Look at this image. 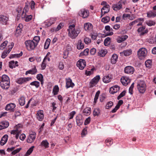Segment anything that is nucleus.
<instances>
[{
    "instance_id": "1",
    "label": "nucleus",
    "mask_w": 156,
    "mask_h": 156,
    "mask_svg": "<svg viewBox=\"0 0 156 156\" xmlns=\"http://www.w3.org/2000/svg\"><path fill=\"white\" fill-rule=\"evenodd\" d=\"M68 30L69 36L73 39L75 38L80 31L79 28H75V25L74 24L70 25Z\"/></svg>"
},
{
    "instance_id": "2",
    "label": "nucleus",
    "mask_w": 156,
    "mask_h": 156,
    "mask_svg": "<svg viewBox=\"0 0 156 156\" xmlns=\"http://www.w3.org/2000/svg\"><path fill=\"white\" fill-rule=\"evenodd\" d=\"M137 87L139 92L144 93L145 91L146 88V85L143 80L138 81L137 82Z\"/></svg>"
},
{
    "instance_id": "3",
    "label": "nucleus",
    "mask_w": 156,
    "mask_h": 156,
    "mask_svg": "<svg viewBox=\"0 0 156 156\" xmlns=\"http://www.w3.org/2000/svg\"><path fill=\"white\" fill-rule=\"evenodd\" d=\"M22 126L21 124H19L16 126L14 128V129L12 130L11 132V134H16V139H18L19 136V134L22 131Z\"/></svg>"
},
{
    "instance_id": "4",
    "label": "nucleus",
    "mask_w": 156,
    "mask_h": 156,
    "mask_svg": "<svg viewBox=\"0 0 156 156\" xmlns=\"http://www.w3.org/2000/svg\"><path fill=\"white\" fill-rule=\"evenodd\" d=\"M25 44L29 51L34 49L37 45V43H35L33 41L30 40L26 41Z\"/></svg>"
},
{
    "instance_id": "5",
    "label": "nucleus",
    "mask_w": 156,
    "mask_h": 156,
    "mask_svg": "<svg viewBox=\"0 0 156 156\" xmlns=\"http://www.w3.org/2000/svg\"><path fill=\"white\" fill-rule=\"evenodd\" d=\"M147 51L145 48H141L139 49L137 51L138 56L140 59L145 58L147 56Z\"/></svg>"
},
{
    "instance_id": "6",
    "label": "nucleus",
    "mask_w": 156,
    "mask_h": 156,
    "mask_svg": "<svg viewBox=\"0 0 156 156\" xmlns=\"http://www.w3.org/2000/svg\"><path fill=\"white\" fill-rule=\"evenodd\" d=\"M76 65L80 69H83L86 66L85 60L83 59H80L77 62Z\"/></svg>"
},
{
    "instance_id": "7",
    "label": "nucleus",
    "mask_w": 156,
    "mask_h": 156,
    "mask_svg": "<svg viewBox=\"0 0 156 156\" xmlns=\"http://www.w3.org/2000/svg\"><path fill=\"white\" fill-rule=\"evenodd\" d=\"M36 133L34 132H33L32 133L30 134L27 138V142L31 143L34 142L36 138Z\"/></svg>"
},
{
    "instance_id": "8",
    "label": "nucleus",
    "mask_w": 156,
    "mask_h": 156,
    "mask_svg": "<svg viewBox=\"0 0 156 156\" xmlns=\"http://www.w3.org/2000/svg\"><path fill=\"white\" fill-rule=\"evenodd\" d=\"M79 14L80 16H82L83 18H85L88 16L89 12L87 10L83 9L80 11L79 12Z\"/></svg>"
},
{
    "instance_id": "9",
    "label": "nucleus",
    "mask_w": 156,
    "mask_h": 156,
    "mask_svg": "<svg viewBox=\"0 0 156 156\" xmlns=\"http://www.w3.org/2000/svg\"><path fill=\"white\" fill-rule=\"evenodd\" d=\"M32 79V78L30 77L20 78L18 79L17 83L19 84H22L24 83L30 81Z\"/></svg>"
},
{
    "instance_id": "10",
    "label": "nucleus",
    "mask_w": 156,
    "mask_h": 156,
    "mask_svg": "<svg viewBox=\"0 0 156 156\" xmlns=\"http://www.w3.org/2000/svg\"><path fill=\"white\" fill-rule=\"evenodd\" d=\"M56 21V19L55 18H51L48 20H46L44 24L46 27L50 26L52 24L54 23Z\"/></svg>"
},
{
    "instance_id": "11",
    "label": "nucleus",
    "mask_w": 156,
    "mask_h": 156,
    "mask_svg": "<svg viewBox=\"0 0 156 156\" xmlns=\"http://www.w3.org/2000/svg\"><path fill=\"white\" fill-rule=\"evenodd\" d=\"M134 68L132 66H128L126 67L124 69L125 73L130 74H133L134 72Z\"/></svg>"
},
{
    "instance_id": "12",
    "label": "nucleus",
    "mask_w": 156,
    "mask_h": 156,
    "mask_svg": "<svg viewBox=\"0 0 156 156\" xmlns=\"http://www.w3.org/2000/svg\"><path fill=\"white\" fill-rule=\"evenodd\" d=\"M110 9V6L109 5H106L103 7L101 10V15L102 17L105 14L108 13L109 12Z\"/></svg>"
},
{
    "instance_id": "13",
    "label": "nucleus",
    "mask_w": 156,
    "mask_h": 156,
    "mask_svg": "<svg viewBox=\"0 0 156 156\" xmlns=\"http://www.w3.org/2000/svg\"><path fill=\"white\" fill-rule=\"evenodd\" d=\"M121 82L124 86L127 85L130 82V80L127 77H122L121 79Z\"/></svg>"
},
{
    "instance_id": "14",
    "label": "nucleus",
    "mask_w": 156,
    "mask_h": 156,
    "mask_svg": "<svg viewBox=\"0 0 156 156\" xmlns=\"http://www.w3.org/2000/svg\"><path fill=\"white\" fill-rule=\"evenodd\" d=\"M76 121L77 126H80L83 123V120L82 116L79 114L77 115L76 117Z\"/></svg>"
},
{
    "instance_id": "15",
    "label": "nucleus",
    "mask_w": 156,
    "mask_h": 156,
    "mask_svg": "<svg viewBox=\"0 0 156 156\" xmlns=\"http://www.w3.org/2000/svg\"><path fill=\"white\" fill-rule=\"evenodd\" d=\"M43 111L40 110L37 112L36 114L37 118L39 121H42L44 119Z\"/></svg>"
},
{
    "instance_id": "16",
    "label": "nucleus",
    "mask_w": 156,
    "mask_h": 156,
    "mask_svg": "<svg viewBox=\"0 0 156 156\" xmlns=\"http://www.w3.org/2000/svg\"><path fill=\"white\" fill-rule=\"evenodd\" d=\"M16 107V105L13 103L8 104L6 106L5 110L7 111H10L13 112L14 109Z\"/></svg>"
},
{
    "instance_id": "17",
    "label": "nucleus",
    "mask_w": 156,
    "mask_h": 156,
    "mask_svg": "<svg viewBox=\"0 0 156 156\" xmlns=\"http://www.w3.org/2000/svg\"><path fill=\"white\" fill-rule=\"evenodd\" d=\"M9 125L8 122L6 121H3L0 122V130L7 128Z\"/></svg>"
},
{
    "instance_id": "18",
    "label": "nucleus",
    "mask_w": 156,
    "mask_h": 156,
    "mask_svg": "<svg viewBox=\"0 0 156 156\" xmlns=\"http://www.w3.org/2000/svg\"><path fill=\"white\" fill-rule=\"evenodd\" d=\"M119 89L120 87L118 86L115 85L110 88L109 92L111 94H114L118 92Z\"/></svg>"
},
{
    "instance_id": "19",
    "label": "nucleus",
    "mask_w": 156,
    "mask_h": 156,
    "mask_svg": "<svg viewBox=\"0 0 156 156\" xmlns=\"http://www.w3.org/2000/svg\"><path fill=\"white\" fill-rule=\"evenodd\" d=\"M66 87L67 88H69L70 87H73L74 84L73 83L72 80L70 78L66 79Z\"/></svg>"
},
{
    "instance_id": "20",
    "label": "nucleus",
    "mask_w": 156,
    "mask_h": 156,
    "mask_svg": "<svg viewBox=\"0 0 156 156\" xmlns=\"http://www.w3.org/2000/svg\"><path fill=\"white\" fill-rule=\"evenodd\" d=\"M10 82H0V86L3 89L7 90L10 86Z\"/></svg>"
},
{
    "instance_id": "21",
    "label": "nucleus",
    "mask_w": 156,
    "mask_h": 156,
    "mask_svg": "<svg viewBox=\"0 0 156 156\" xmlns=\"http://www.w3.org/2000/svg\"><path fill=\"white\" fill-rule=\"evenodd\" d=\"M0 82H9L10 79L9 77L6 75H3L2 76H0Z\"/></svg>"
},
{
    "instance_id": "22",
    "label": "nucleus",
    "mask_w": 156,
    "mask_h": 156,
    "mask_svg": "<svg viewBox=\"0 0 156 156\" xmlns=\"http://www.w3.org/2000/svg\"><path fill=\"white\" fill-rule=\"evenodd\" d=\"M106 31L107 32H106V33L108 36L112 35L113 34V29L111 28L109 26H106L105 27Z\"/></svg>"
},
{
    "instance_id": "23",
    "label": "nucleus",
    "mask_w": 156,
    "mask_h": 156,
    "mask_svg": "<svg viewBox=\"0 0 156 156\" xmlns=\"http://www.w3.org/2000/svg\"><path fill=\"white\" fill-rule=\"evenodd\" d=\"M8 20V18L6 16L3 15L0 16V24H6Z\"/></svg>"
},
{
    "instance_id": "24",
    "label": "nucleus",
    "mask_w": 156,
    "mask_h": 156,
    "mask_svg": "<svg viewBox=\"0 0 156 156\" xmlns=\"http://www.w3.org/2000/svg\"><path fill=\"white\" fill-rule=\"evenodd\" d=\"M145 27L144 26H142V27H140L137 30V31L138 32H141L140 34V36H142L144 35L145 34H146L148 32L147 30H144L145 29Z\"/></svg>"
},
{
    "instance_id": "25",
    "label": "nucleus",
    "mask_w": 156,
    "mask_h": 156,
    "mask_svg": "<svg viewBox=\"0 0 156 156\" xmlns=\"http://www.w3.org/2000/svg\"><path fill=\"white\" fill-rule=\"evenodd\" d=\"M37 73V70L35 66L32 69L29 70L26 72L25 74L27 75L28 74H30L32 75H34Z\"/></svg>"
},
{
    "instance_id": "26",
    "label": "nucleus",
    "mask_w": 156,
    "mask_h": 156,
    "mask_svg": "<svg viewBox=\"0 0 156 156\" xmlns=\"http://www.w3.org/2000/svg\"><path fill=\"white\" fill-rule=\"evenodd\" d=\"M93 28L92 24L89 23H86L84 25V28L86 31L90 30Z\"/></svg>"
},
{
    "instance_id": "27",
    "label": "nucleus",
    "mask_w": 156,
    "mask_h": 156,
    "mask_svg": "<svg viewBox=\"0 0 156 156\" xmlns=\"http://www.w3.org/2000/svg\"><path fill=\"white\" fill-rule=\"evenodd\" d=\"M8 135H5L2 137L0 142L1 145H4L6 143L8 140Z\"/></svg>"
},
{
    "instance_id": "28",
    "label": "nucleus",
    "mask_w": 156,
    "mask_h": 156,
    "mask_svg": "<svg viewBox=\"0 0 156 156\" xmlns=\"http://www.w3.org/2000/svg\"><path fill=\"white\" fill-rule=\"evenodd\" d=\"M111 76L106 75L104 76L103 78V81L105 83H108L111 82Z\"/></svg>"
},
{
    "instance_id": "29",
    "label": "nucleus",
    "mask_w": 156,
    "mask_h": 156,
    "mask_svg": "<svg viewBox=\"0 0 156 156\" xmlns=\"http://www.w3.org/2000/svg\"><path fill=\"white\" fill-rule=\"evenodd\" d=\"M122 5L121 3L118 2L116 4L113 5L112 6V8L114 10L117 11L122 8Z\"/></svg>"
},
{
    "instance_id": "30",
    "label": "nucleus",
    "mask_w": 156,
    "mask_h": 156,
    "mask_svg": "<svg viewBox=\"0 0 156 156\" xmlns=\"http://www.w3.org/2000/svg\"><path fill=\"white\" fill-rule=\"evenodd\" d=\"M147 17L149 18H153L156 16V11H150L147 13Z\"/></svg>"
},
{
    "instance_id": "31",
    "label": "nucleus",
    "mask_w": 156,
    "mask_h": 156,
    "mask_svg": "<svg viewBox=\"0 0 156 156\" xmlns=\"http://www.w3.org/2000/svg\"><path fill=\"white\" fill-rule=\"evenodd\" d=\"M23 27V26L21 23H20L17 26L16 32L18 34H20L21 33Z\"/></svg>"
},
{
    "instance_id": "32",
    "label": "nucleus",
    "mask_w": 156,
    "mask_h": 156,
    "mask_svg": "<svg viewBox=\"0 0 156 156\" xmlns=\"http://www.w3.org/2000/svg\"><path fill=\"white\" fill-rule=\"evenodd\" d=\"M84 44L82 43L81 40H79L77 45V49L79 50L82 49L84 48Z\"/></svg>"
},
{
    "instance_id": "33",
    "label": "nucleus",
    "mask_w": 156,
    "mask_h": 156,
    "mask_svg": "<svg viewBox=\"0 0 156 156\" xmlns=\"http://www.w3.org/2000/svg\"><path fill=\"white\" fill-rule=\"evenodd\" d=\"M145 22L146 23L149 27L154 26L156 24V22L154 20H147Z\"/></svg>"
},
{
    "instance_id": "34",
    "label": "nucleus",
    "mask_w": 156,
    "mask_h": 156,
    "mask_svg": "<svg viewBox=\"0 0 156 156\" xmlns=\"http://www.w3.org/2000/svg\"><path fill=\"white\" fill-rule=\"evenodd\" d=\"M118 58V57L117 55L115 54H113L112 55L111 58V63L113 64H115L117 62Z\"/></svg>"
},
{
    "instance_id": "35",
    "label": "nucleus",
    "mask_w": 156,
    "mask_h": 156,
    "mask_svg": "<svg viewBox=\"0 0 156 156\" xmlns=\"http://www.w3.org/2000/svg\"><path fill=\"white\" fill-rule=\"evenodd\" d=\"M91 110V109L90 108L87 107L83 109V112L84 115H90Z\"/></svg>"
},
{
    "instance_id": "36",
    "label": "nucleus",
    "mask_w": 156,
    "mask_h": 156,
    "mask_svg": "<svg viewBox=\"0 0 156 156\" xmlns=\"http://www.w3.org/2000/svg\"><path fill=\"white\" fill-rule=\"evenodd\" d=\"M100 79V76L99 75L96 76L92 80L91 82L93 84H96Z\"/></svg>"
},
{
    "instance_id": "37",
    "label": "nucleus",
    "mask_w": 156,
    "mask_h": 156,
    "mask_svg": "<svg viewBox=\"0 0 156 156\" xmlns=\"http://www.w3.org/2000/svg\"><path fill=\"white\" fill-rule=\"evenodd\" d=\"M128 38V36L126 35H124L119 37L117 40V42L119 43H121L125 41Z\"/></svg>"
},
{
    "instance_id": "38",
    "label": "nucleus",
    "mask_w": 156,
    "mask_h": 156,
    "mask_svg": "<svg viewBox=\"0 0 156 156\" xmlns=\"http://www.w3.org/2000/svg\"><path fill=\"white\" fill-rule=\"evenodd\" d=\"M41 145L45 148H47L49 147V143L47 140H43L41 142Z\"/></svg>"
},
{
    "instance_id": "39",
    "label": "nucleus",
    "mask_w": 156,
    "mask_h": 156,
    "mask_svg": "<svg viewBox=\"0 0 156 156\" xmlns=\"http://www.w3.org/2000/svg\"><path fill=\"white\" fill-rule=\"evenodd\" d=\"M132 52L131 50H124L122 52H121L120 53V54L122 53L124 54L125 56H127L130 55L132 53Z\"/></svg>"
},
{
    "instance_id": "40",
    "label": "nucleus",
    "mask_w": 156,
    "mask_h": 156,
    "mask_svg": "<svg viewBox=\"0 0 156 156\" xmlns=\"http://www.w3.org/2000/svg\"><path fill=\"white\" fill-rule=\"evenodd\" d=\"M51 40L49 38H48L46 41L44 45V48L45 49H47L48 48L50 42Z\"/></svg>"
},
{
    "instance_id": "41",
    "label": "nucleus",
    "mask_w": 156,
    "mask_h": 156,
    "mask_svg": "<svg viewBox=\"0 0 156 156\" xmlns=\"http://www.w3.org/2000/svg\"><path fill=\"white\" fill-rule=\"evenodd\" d=\"M19 104L21 106H23L25 104V98L23 96L21 97L19 99Z\"/></svg>"
},
{
    "instance_id": "42",
    "label": "nucleus",
    "mask_w": 156,
    "mask_h": 156,
    "mask_svg": "<svg viewBox=\"0 0 156 156\" xmlns=\"http://www.w3.org/2000/svg\"><path fill=\"white\" fill-rule=\"evenodd\" d=\"M23 55V52L21 51L19 54H14L12 55L9 58H19L21 56Z\"/></svg>"
},
{
    "instance_id": "43",
    "label": "nucleus",
    "mask_w": 156,
    "mask_h": 156,
    "mask_svg": "<svg viewBox=\"0 0 156 156\" xmlns=\"http://www.w3.org/2000/svg\"><path fill=\"white\" fill-rule=\"evenodd\" d=\"M100 113V111L99 108H94V109L93 111V115L94 116H98Z\"/></svg>"
},
{
    "instance_id": "44",
    "label": "nucleus",
    "mask_w": 156,
    "mask_h": 156,
    "mask_svg": "<svg viewBox=\"0 0 156 156\" xmlns=\"http://www.w3.org/2000/svg\"><path fill=\"white\" fill-rule=\"evenodd\" d=\"M30 85L34 86L36 88H38L40 86V82L37 81H34L30 83Z\"/></svg>"
},
{
    "instance_id": "45",
    "label": "nucleus",
    "mask_w": 156,
    "mask_h": 156,
    "mask_svg": "<svg viewBox=\"0 0 156 156\" xmlns=\"http://www.w3.org/2000/svg\"><path fill=\"white\" fill-rule=\"evenodd\" d=\"M34 146H32L30 147L27 151V152L25 154V156H28L30 155L32 152L34 148Z\"/></svg>"
},
{
    "instance_id": "46",
    "label": "nucleus",
    "mask_w": 156,
    "mask_h": 156,
    "mask_svg": "<svg viewBox=\"0 0 156 156\" xmlns=\"http://www.w3.org/2000/svg\"><path fill=\"white\" fill-rule=\"evenodd\" d=\"M59 91V88L58 86H55L53 90V93L54 95H57Z\"/></svg>"
},
{
    "instance_id": "47",
    "label": "nucleus",
    "mask_w": 156,
    "mask_h": 156,
    "mask_svg": "<svg viewBox=\"0 0 156 156\" xmlns=\"http://www.w3.org/2000/svg\"><path fill=\"white\" fill-rule=\"evenodd\" d=\"M89 51V49L86 48L83 51L80 53V55L81 56L83 55L87 56L88 55Z\"/></svg>"
},
{
    "instance_id": "48",
    "label": "nucleus",
    "mask_w": 156,
    "mask_h": 156,
    "mask_svg": "<svg viewBox=\"0 0 156 156\" xmlns=\"http://www.w3.org/2000/svg\"><path fill=\"white\" fill-rule=\"evenodd\" d=\"M145 64L147 67H150L152 65V61L151 60H147L145 62Z\"/></svg>"
},
{
    "instance_id": "49",
    "label": "nucleus",
    "mask_w": 156,
    "mask_h": 156,
    "mask_svg": "<svg viewBox=\"0 0 156 156\" xmlns=\"http://www.w3.org/2000/svg\"><path fill=\"white\" fill-rule=\"evenodd\" d=\"M106 53V51H105L104 50H101V51H100L98 52V55L100 56L101 57L104 56Z\"/></svg>"
},
{
    "instance_id": "50",
    "label": "nucleus",
    "mask_w": 156,
    "mask_h": 156,
    "mask_svg": "<svg viewBox=\"0 0 156 156\" xmlns=\"http://www.w3.org/2000/svg\"><path fill=\"white\" fill-rule=\"evenodd\" d=\"M106 145L108 146L111 145L113 143L112 139L111 138H108L105 140Z\"/></svg>"
},
{
    "instance_id": "51",
    "label": "nucleus",
    "mask_w": 156,
    "mask_h": 156,
    "mask_svg": "<svg viewBox=\"0 0 156 156\" xmlns=\"http://www.w3.org/2000/svg\"><path fill=\"white\" fill-rule=\"evenodd\" d=\"M113 103L112 101H109L106 104L105 108L106 109H108L111 108L113 105Z\"/></svg>"
},
{
    "instance_id": "52",
    "label": "nucleus",
    "mask_w": 156,
    "mask_h": 156,
    "mask_svg": "<svg viewBox=\"0 0 156 156\" xmlns=\"http://www.w3.org/2000/svg\"><path fill=\"white\" fill-rule=\"evenodd\" d=\"M8 43L7 41H5L0 46V49L1 50H3L7 45Z\"/></svg>"
},
{
    "instance_id": "53",
    "label": "nucleus",
    "mask_w": 156,
    "mask_h": 156,
    "mask_svg": "<svg viewBox=\"0 0 156 156\" xmlns=\"http://www.w3.org/2000/svg\"><path fill=\"white\" fill-rule=\"evenodd\" d=\"M9 66L11 69H13V68L15 67V62L14 61H11L9 62Z\"/></svg>"
},
{
    "instance_id": "54",
    "label": "nucleus",
    "mask_w": 156,
    "mask_h": 156,
    "mask_svg": "<svg viewBox=\"0 0 156 156\" xmlns=\"http://www.w3.org/2000/svg\"><path fill=\"white\" fill-rule=\"evenodd\" d=\"M110 20V18L108 16L103 18L102 19V21L104 23H108Z\"/></svg>"
},
{
    "instance_id": "55",
    "label": "nucleus",
    "mask_w": 156,
    "mask_h": 156,
    "mask_svg": "<svg viewBox=\"0 0 156 156\" xmlns=\"http://www.w3.org/2000/svg\"><path fill=\"white\" fill-rule=\"evenodd\" d=\"M134 83H133L131 85L129 89V92L131 94H133V89L134 86Z\"/></svg>"
},
{
    "instance_id": "56",
    "label": "nucleus",
    "mask_w": 156,
    "mask_h": 156,
    "mask_svg": "<svg viewBox=\"0 0 156 156\" xmlns=\"http://www.w3.org/2000/svg\"><path fill=\"white\" fill-rule=\"evenodd\" d=\"M21 148H18L16 150H14L12 151V152L11 153V154L13 155H15L16 154L19 153L20 151L21 150Z\"/></svg>"
},
{
    "instance_id": "57",
    "label": "nucleus",
    "mask_w": 156,
    "mask_h": 156,
    "mask_svg": "<svg viewBox=\"0 0 156 156\" xmlns=\"http://www.w3.org/2000/svg\"><path fill=\"white\" fill-rule=\"evenodd\" d=\"M126 91L123 90L122 92H121L120 94L117 97V99L118 100L120 99L121 98L123 97L126 94Z\"/></svg>"
},
{
    "instance_id": "58",
    "label": "nucleus",
    "mask_w": 156,
    "mask_h": 156,
    "mask_svg": "<svg viewBox=\"0 0 156 156\" xmlns=\"http://www.w3.org/2000/svg\"><path fill=\"white\" fill-rule=\"evenodd\" d=\"M46 64L47 63L45 61L43 60V62H42L41 65L42 69L44 70L45 69L46 67Z\"/></svg>"
},
{
    "instance_id": "59",
    "label": "nucleus",
    "mask_w": 156,
    "mask_h": 156,
    "mask_svg": "<svg viewBox=\"0 0 156 156\" xmlns=\"http://www.w3.org/2000/svg\"><path fill=\"white\" fill-rule=\"evenodd\" d=\"M76 112L75 111H73L69 113V119H72L74 115L76 114Z\"/></svg>"
},
{
    "instance_id": "60",
    "label": "nucleus",
    "mask_w": 156,
    "mask_h": 156,
    "mask_svg": "<svg viewBox=\"0 0 156 156\" xmlns=\"http://www.w3.org/2000/svg\"><path fill=\"white\" fill-rule=\"evenodd\" d=\"M36 78L38 80L41 81L43 80V76L41 74H39L37 75Z\"/></svg>"
},
{
    "instance_id": "61",
    "label": "nucleus",
    "mask_w": 156,
    "mask_h": 156,
    "mask_svg": "<svg viewBox=\"0 0 156 156\" xmlns=\"http://www.w3.org/2000/svg\"><path fill=\"white\" fill-rule=\"evenodd\" d=\"M14 45V43L13 42H11V43L10 44V45H9V46L8 50V51H8V53H9V52L12 49Z\"/></svg>"
},
{
    "instance_id": "62",
    "label": "nucleus",
    "mask_w": 156,
    "mask_h": 156,
    "mask_svg": "<svg viewBox=\"0 0 156 156\" xmlns=\"http://www.w3.org/2000/svg\"><path fill=\"white\" fill-rule=\"evenodd\" d=\"M84 41L86 44H88L91 42V40L90 38L86 37L84 38Z\"/></svg>"
},
{
    "instance_id": "63",
    "label": "nucleus",
    "mask_w": 156,
    "mask_h": 156,
    "mask_svg": "<svg viewBox=\"0 0 156 156\" xmlns=\"http://www.w3.org/2000/svg\"><path fill=\"white\" fill-rule=\"evenodd\" d=\"M8 54L7 51H4L2 54L1 57L3 58H4Z\"/></svg>"
},
{
    "instance_id": "64",
    "label": "nucleus",
    "mask_w": 156,
    "mask_h": 156,
    "mask_svg": "<svg viewBox=\"0 0 156 156\" xmlns=\"http://www.w3.org/2000/svg\"><path fill=\"white\" fill-rule=\"evenodd\" d=\"M25 20L27 22H28L30 20L32 19V16L31 15H28L27 16L25 17Z\"/></svg>"
}]
</instances>
